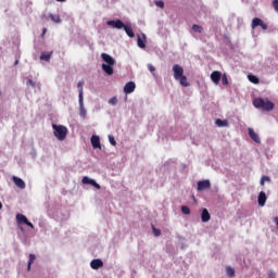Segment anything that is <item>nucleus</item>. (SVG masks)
Wrapping results in <instances>:
<instances>
[{"mask_svg": "<svg viewBox=\"0 0 278 278\" xmlns=\"http://www.w3.org/2000/svg\"><path fill=\"white\" fill-rule=\"evenodd\" d=\"M173 73L174 79H176V81H179L180 86H182L184 88H188V86H190V84L188 83V77L184 75V67H181V65L175 64L173 66Z\"/></svg>", "mask_w": 278, "mask_h": 278, "instance_id": "obj_1", "label": "nucleus"}, {"mask_svg": "<svg viewBox=\"0 0 278 278\" xmlns=\"http://www.w3.org/2000/svg\"><path fill=\"white\" fill-rule=\"evenodd\" d=\"M101 58L103 60L102 64V71H104V73L106 75H114V64H116V60H114V58H112L110 54L108 53H102Z\"/></svg>", "mask_w": 278, "mask_h": 278, "instance_id": "obj_2", "label": "nucleus"}, {"mask_svg": "<svg viewBox=\"0 0 278 278\" xmlns=\"http://www.w3.org/2000/svg\"><path fill=\"white\" fill-rule=\"evenodd\" d=\"M253 105L257 110H264L265 112H273V110H275V103L270 102V100H265L262 98L254 99Z\"/></svg>", "mask_w": 278, "mask_h": 278, "instance_id": "obj_3", "label": "nucleus"}, {"mask_svg": "<svg viewBox=\"0 0 278 278\" xmlns=\"http://www.w3.org/2000/svg\"><path fill=\"white\" fill-rule=\"evenodd\" d=\"M52 129L54 130L53 134H54L56 139H59L61 142L63 140H66L68 129L65 126L52 124Z\"/></svg>", "mask_w": 278, "mask_h": 278, "instance_id": "obj_4", "label": "nucleus"}, {"mask_svg": "<svg viewBox=\"0 0 278 278\" xmlns=\"http://www.w3.org/2000/svg\"><path fill=\"white\" fill-rule=\"evenodd\" d=\"M15 218H16L17 225H26L27 227H30V229H35L34 224H31V222L27 219V216L21 213H17Z\"/></svg>", "mask_w": 278, "mask_h": 278, "instance_id": "obj_5", "label": "nucleus"}, {"mask_svg": "<svg viewBox=\"0 0 278 278\" xmlns=\"http://www.w3.org/2000/svg\"><path fill=\"white\" fill-rule=\"evenodd\" d=\"M255 27H262L264 30L268 29V25H266L260 17H254L252 20V29H255Z\"/></svg>", "mask_w": 278, "mask_h": 278, "instance_id": "obj_6", "label": "nucleus"}, {"mask_svg": "<svg viewBox=\"0 0 278 278\" xmlns=\"http://www.w3.org/2000/svg\"><path fill=\"white\" fill-rule=\"evenodd\" d=\"M83 184L93 186L96 190H101V185L97 182V180L90 179L88 176L83 177Z\"/></svg>", "mask_w": 278, "mask_h": 278, "instance_id": "obj_7", "label": "nucleus"}, {"mask_svg": "<svg viewBox=\"0 0 278 278\" xmlns=\"http://www.w3.org/2000/svg\"><path fill=\"white\" fill-rule=\"evenodd\" d=\"M210 188H212L210 180L198 181V192H202V190H210Z\"/></svg>", "mask_w": 278, "mask_h": 278, "instance_id": "obj_8", "label": "nucleus"}, {"mask_svg": "<svg viewBox=\"0 0 278 278\" xmlns=\"http://www.w3.org/2000/svg\"><path fill=\"white\" fill-rule=\"evenodd\" d=\"M106 25H110L111 27H114L115 29H124L125 23L121 20H115V21H109L106 22Z\"/></svg>", "mask_w": 278, "mask_h": 278, "instance_id": "obj_9", "label": "nucleus"}, {"mask_svg": "<svg viewBox=\"0 0 278 278\" xmlns=\"http://www.w3.org/2000/svg\"><path fill=\"white\" fill-rule=\"evenodd\" d=\"M12 181H13V184H15V186L17 188H20V190H25L26 185H25V180L24 179H22L20 177H16V176H13L12 177Z\"/></svg>", "mask_w": 278, "mask_h": 278, "instance_id": "obj_10", "label": "nucleus"}, {"mask_svg": "<svg viewBox=\"0 0 278 278\" xmlns=\"http://www.w3.org/2000/svg\"><path fill=\"white\" fill-rule=\"evenodd\" d=\"M248 134H249L251 140L256 142V144H260L262 142V139L260 138V135H257L255 132V130H253V128H248Z\"/></svg>", "mask_w": 278, "mask_h": 278, "instance_id": "obj_11", "label": "nucleus"}, {"mask_svg": "<svg viewBox=\"0 0 278 278\" xmlns=\"http://www.w3.org/2000/svg\"><path fill=\"white\" fill-rule=\"evenodd\" d=\"M222 77H223V74L218 71H214L211 74V79L213 83H215L216 86H218V84H220Z\"/></svg>", "mask_w": 278, "mask_h": 278, "instance_id": "obj_12", "label": "nucleus"}, {"mask_svg": "<svg viewBox=\"0 0 278 278\" xmlns=\"http://www.w3.org/2000/svg\"><path fill=\"white\" fill-rule=\"evenodd\" d=\"M136 90V83L129 81L124 86L125 94H131Z\"/></svg>", "mask_w": 278, "mask_h": 278, "instance_id": "obj_13", "label": "nucleus"}, {"mask_svg": "<svg viewBox=\"0 0 278 278\" xmlns=\"http://www.w3.org/2000/svg\"><path fill=\"white\" fill-rule=\"evenodd\" d=\"M90 267L93 270H99V268H103V261L101 258H96L90 262Z\"/></svg>", "mask_w": 278, "mask_h": 278, "instance_id": "obj_14", "label": "nucleus"}, {"mask_svg": "<svg viewBox=\"0 0 278 278\" xmlns=\"http://www.w3.org/2000/svg\"><path fill=\"white\" fill-rule=\"evenodd\" d=\"M91 146L93 149H101V139L99 136L93 135L91 137Z\"/></svg>", "mask_w": 278, "mask_h": 278, "instance_id": "obj_15", "label": "nucleus"}, {"mask_svg": "<svg viewBox=\"0 0 278 278\" xmlns=\"http://www.w3.org/2000/svg\"><path fill=\"white\" fill-rule=\"evenodd\" d=\"M210 218H212V215H210V211H207V208H203L201 213L202 223H210Z\"/></svg>", "mask_w": 278, "mask_h": 278, "instance_id": "obj_16", "label": "nucleus"}, {"mask_svg": "<svg viewBox=\"0 0 278 278\" xmlns=\"http://www.w3.org/2000/svg\"><path fill=\"white\" fill-rule=\"evenodd\" d=\"M266 200H267L266 193H265L264 191H261V192L258 193V199H257L258 205H260L261 207H264V206L266 205Z\"/></svg>", "mask_w": 278, "mask_h": 278, "instance_id": "obj_17", "label": "nucleus"}, {"mask_svg": "<svg viewBox=\"0 0 278 278\" xmlns=\"http://www.w3.org/2000/svg\"><path fill=\"white\" fill-rule=\"evenodd\" d=\"M51 55H53V51L41 52L40 60H42L43 62H51Z\"/></svg>", "mask_w": 278, "mask_h": 278, "instance_id": "obj_18", "label": "nucleus"}, {"mask_svg": "<svg viewBox=\"0 0 278 278\" xmlns=\"http://www.w3.org/2000/svg\"><path fill=\"white\" fill-rule=\"evenodd\" d=\"M77 88H78V99H84V80H79L78 84H77Z\"/></svg>", "mask_w": 278, "mask_h": 278, "instance_id": "obj_19", "label": "nucleus"}, {"mask_svg": "<svg viewBox=\"0 0 278 278\" xmlns=\"http://www.w3.org/2000/svg\"><path fill=\"white\" fill-rule=\"evenodd\" d=\"M215 125H217V127H229V122L227 119L217 118Z\"/></svg>", "mask_w": 278, "mask_h": 278, "instance_id": "obj_20", "label": "nucleus"}, {"mask_svg": "<svg viewBox=\"0 0 278 278\" xmlns=\"http://www.w3.org/2000/svg\"><path fill=\"white\" fill-rule=\"evenodd\" d=\"M124 31L127 34V36L129 38H134L136 36V34H134V29L131 28V26H124Z\"/></svg>", "mask_w": 278, "mask_h": 278, "instance_id": "obj_21", "label": "nucleus"}, {"mask_svg": "<svg viewBox=\"0 0 278 278\" xmlns=\"http://www.w3.org/2000/svg\"><path fill=\"white\" fill-rule=\"evenodd\" d=\"M80 116L86 118V108H84V99H79Z\"/></svg>", "mask_w": 278, "mask_h": 278, "instance_id": "obj_22", "label": "nucleus"}, {"mask_svg": "<svg viewBox=\"0 0 278 278\" xmlns=\"http://www.w3.org/2000/svg\"><path fill=\"white\" fill-rule=\"evenodd\" d=\"M226 274L228 277L233 278L236 277V270L231 266L226 267Z\"/></svg>", "mask_w": 278, "mask_h": 278, "instance_id": "obj_23", "label": "nucleus"}, {"mask_svg": "<svg viewBox=\"0 0 278 278\" xmlns=\"http://www.w3.org/2000/svg\"><path fill=\"white\" fill-rule=\"evenodd\" d=\"M34 262H36V255L35 254H29L27 270H31V264H34Z\"/></svg>", "mask_w": 278, "mask_h": 278, "instance_id": "obj_24", "label": "nucleus"}, {"mask_svg": "<svg viewBox=\"0 0 278 278\" xmlns=\"http://www.w3.org/2000/svg\"><path fill=\"white\" fill-rule=\"evenodd\" d=\"M248 79L251 81V84H260V78L253 74L248 75Z\"/></svg>", "mask_w": 278, "mask_h": 278, "instance_id": "obj_25", "label": "nucleus"}, {"mask_svg": "<svg viewBox=\"0 0 278 278\" xmlns=\"http://www.w3.org/2000/svg\"><path fill=\"white\" fill-rule=\"evenodd\" d=\"M192 29H193V31H195V34H203V27L202 26H199V25L194 24L192 26Z\"/></svg>", "mask_w": 278, "mask_h": 278, "instance_id": "obj_26", "label": "nucleus"}, {"mask_svg": "<svg viewBox=\"0 0 278 278\" xmlns=\"http://www.w3.org/2000/svg\"><path fill=\"white\" fill-rule=\"evenodd\" d=\"M51 21H53V23H62V18H60V15H50Z\"/></svg>", "mask_w": 278, "mask_h": 278, "instance_id": "obj_27", "label": "nucleus"}, {"mask_svg": "<svg viewBox=\"0 0 278 278\" xmlns=\"http://www.w3.org/2000/svg\"><path fill=\"white\" fill-rule=\"evenodd\" d=\"M137 45L140 49H144V47H147V45L144 43V41L140 37H138V39H137Z\"/></svg>", "mask_w": 278, "mask_h": 278, "instance_id": "obj_28", "label": "nucleus"}, {"mask_svg": "<svg viewBox=\"0 0 278 278\" xmlns=\"http://www.w3.org/2000/svg\"><path fill=\"white\" fill-rule=\"evenodd\" d=\"M152 231L156 238H160V236H162V231L160 229L155 228V226H152Z\"/></svg>", "mask_w": 278, "mask_h": 278, "instance_id": "obj_29", "label": "nucleus"}, {"mask_svg": "<svg viewBox=\"0 0 278 278\" xmlns=\"http://www.w3.org/2000/svg\"><path fill=\"white\" fill-rule=\"evenodd\" d=\"M222 84H223V86H228L229 79L227 78V74H224L222 76Z\"/></svg>", "mask_w": 278, "mask_h": 278, "instance_id": "obj_30", "label": "nucleus"}, {"mask_svg": "<svg viewBox=\"0 0 278 278\" xmlns=\"http://www.w3.org/2000/svg\"><path fill=\"white\" fill-rule=\"evenodd\" d=\"M181 212H182V214H186L188 216V215H190V207H188L187 205H182Z\"/></svg>", "mask_w": 278, "mask_h": 278, "instance_id": "obj_31", "label": "nucleus"}, {"mask_svg": "<svg viewBox=\"0 0 278 278\" xmlns=\"http://www.w3.org/2000/svg\"><path fill=\"white\" fill-rule=\"evenodd\" d=\"M110 105H116L118 103V99L116 97H113L109 100Z\"/></svg>", "mask_w": 278, "mask_h": 278, "instance_id": "obj_32", "label": "nucleus"}, {"mask_svg": "<svg viewBox=\"0 0 278 278\" xmlns=\"http://www.w3.org/2000/svg\"><path fill=\"white\" fill-rule=\"evenodd\" d=\"M109 142H110L113 147H116V139H114V136H112V135L109 136Z\"/></svg>", "mask_w": 278, "mask_h": 278, "instance_id": "obj_33", "label": "nucleus"}, {"mask_svg": "<svg viewBox=\"0 0 278 278\" xmlns=\"http://www.w3.org/2000/svg\"><path fill=\"white\" fill-rule=\"evenodd\" d=\"M155 5L157 8H161L162 10H164V1H162V0L155 1Z\"/></svg>", "mask_w": 278, "mask_h": 278, "instance_id": "obj_34", "label": "nucleus"}, {"mask_svg": "<svg viewBox=\"0 0 278 278\" xmlns=\"http://www.w3.org/2000/svg\"><path fill=\"white\" fill-rule=\"evenodd\" d=\"M26 86H31V88H36V83H34V80H31V79H28L26 81Z\"/></svg>", "mask_w": 278, "mask_h": 278, "instance_id": "obj_35", "label": "nucleus"}, {"mask_svg": "<svg viewBox=\"0 0 278 278\" xmlns=\"http://www.w3.org/2000/svg\"><path fill=\"white\" fill-rule=\"evenodd\" d=\"M148 70L150 73H155V66H153V64H148Z\"/></svg>", "mask_w": 278, "mask_h": 278, "instance_id": "obj_36", "label": "nucleus"}, {"mask_svg": "<svg viewBox=\"0 0 278 278\" xmlns=\"http://www.w3.org/2000/svg\"><path fill=\"white\" fill-rule=\"evenodd\" d=\"M277 274H275L274 271H268V276L267 278H276Z\"/></svg>", "mask_w": 278, "mask_h": 278, "instance_id": "obj_37", "label": "nucleus"}, {"mask_svg": "<svg viewBox=\"0 0 278 278\" xmlns=\"http://www.w3.org/2000/svg\"><path fill=\"white\" fill-rule=\"evenodd\" d=\"M262 178H263V181L270 182V177H268V176H263Z\"/></svg>", "mask_w": 278, "mask_h": 278, "instance_id": "obj_38", "label": "nucleus"}, {"mask_svg": "<svg viewBox=\"0 0 278 278\" xmlns=\"http://www.w3.org/2000/svg\"><path fill=\"white\" fill-rule=\"evenodd\" d=\"M46 35H47V28H43L41 33V38H45Z\"/></svg>", "mask_w": 278, "mask_h": 278, "instance_id": "obj_39", "label": "nucleus"}, {"mask_svg": "<svg viewBox=\"0 0 278 278\" xmlns=\"http://www.w3.org/2000/svg\"><path fill=\"white\" fill-rule=\"evenodd\" d=\"M274 223H276V227H277V229H278V217H275V218H274Z\"/></svg>", "mask_w": 278, "mask_h": 278, "instance_id": "obj_40", "label": "nucleus"}, {"mask_svg": "<svg viewBox=\"0 0 278 278\" xmlns=\"http://www.w3.org/2000/svg\"><path fill=\"white\" fill-rule=\"evenodd\" d=\"M264 184H266V181L264 180V178H261V186H264Z\"/></svg>", "mask_w": 278, "mask_h": 278, "instance_id": "obj_41", "label": "nucleus"}, {"mask_svg": "<svg viewBox=\"0 0 278 278\" xmlns=\"http://www.w3.org/2000/svg\"><path fill=\"white\" fill-rule=\"evenodd\" d=\"M56 1H59L60 3H64L66 0H56Z\"/></svg>", "mask_w": 278, "mask_h": 278, "instance_id": "obj_42", "label": "nucleus"}, {"mask_svg": "<svg viewBox=\"0 0 278 278\" xmlns=\"http://www.w3.org/2000/svg\"><path fill=\"white\" fill-rule=\"evenodd\" d=\"M2 207H3V204L0 202V210H2Z\"/></svg>", "mask_w": 278, "mask_h": 278, "instance_id": "obj_43", "label": "nucleus"}, {"mask_svg": "<svg viewBox=\"0 0 278 278\" xmlns=\"http://www.w3.org/2000/svg\"><path fill=\"white\" fill-rule=\"evenodd\" d=\"M1 94H2V92H1V90H0V97H1Z\"/></svg>", "mask_w": 278, "mask_h": 278, "instance_id": "obj_44", "label": "nucleus"}]
</instances>
